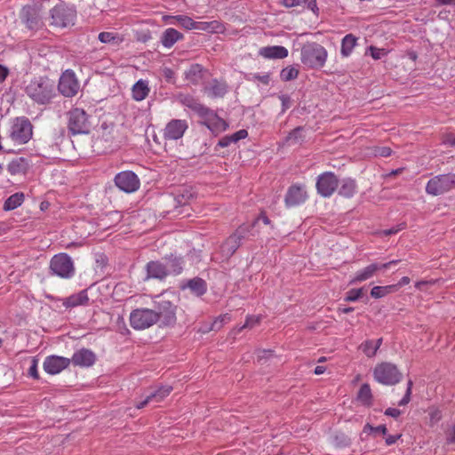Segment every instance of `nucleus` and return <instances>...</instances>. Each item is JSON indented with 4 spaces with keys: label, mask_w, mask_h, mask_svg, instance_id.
<instances>
[{
    "label": "nucleus",
    "mask_w": 455,
    "mask_h": 455,
    "mask_svg": "<svg viewBox=\"0 0 455 455\" xmlns=\"http://www.w3.org/2000/svg\"><path fill=\"white\" fill-rule=\"evenodd\" d=\"M27 95L38 104H46L55 95V84L47 76L33 78L25 88Z\"/></svg>",
    "instance_id": "f257e3e1"
},
{
    "label": "nucleus",
    "mask_w": 455,
    "mask_h": 455,
    "mask_svg": "<svg viewBox=\"0 0 455 455\" xmlns=\"http://www.w3.org/2000/svg\"><path fill=\"white\" fill-rule=\"evenodd\" d=\"M328 53L326 49L315 42L303 44L300 52L301 62L309 68H321L325 65Z\"/></svg>",
    "instance_id": "f03ea898"
},
{
    "label": "nucleus",
    "mask_w": 455,
    "mask_h": 455,
    "mask_svg": "<svg viewBox=\"0 0 455 455\" xmlns=\"http://www.w3.org/2000/svg\"><path fill=\"white\" fill-rule=\"evenodd\" d=\"M181 271V260L176 257L164 259V261H150L147 264L149 278L163 280L169 275H179Z\"/></svg>",
    "instance_id": "7ed1b4c3"
},
{
    "label": "nucleus",
    "mask_w": 455,
    "mask_h": 455,
    "mask_svg": "<svg viewBox=\"0 0 455 455\" xmlns=\"http://www.w3.org/2000/svg\"><path fill=\"white\" fill-rule=\"evenodd\" d=\"M51 25L66 28L73 25L76 17V12L73 6L60 3L50 11Z\"/></svg>",
    "instance_id": "20e7f679"
},
{
    "label": "nucleus",
    "mask_w": 455,
    "mask_h": 455,
    "mask_svg": "<svg viewBox=\"0 0 455 455\" xmlns=\"http://www.w3.org/2000/svg\"><path fill=\"white\" fill-rule=\"evenodd\" d=\"M190 108L203 118V124L212 132L219 133L226 130V122L208 108L200 103L193 102V104L190 105Z\"/></svg>",
    "instance_id": "39448f33"
},
{
    "label": "nucleus",
    "mask_w": 455,
    "mask_h": 455,
    "mask_svg": "<svg viewBox=\"0 0 455 455\" xmlns=\"http://www.w3.org/2000/svg\"><path fill=\"white\" fill-rule=\"evenodd\" d=\"M50 270L54 275L69 279L75 275L74 262L67 253H59L52 258Z\"/></svg>",
    "instance_id": "423d86ee"
},
{
    "label": "nucleus",
    "mask_w": 455,
    "mask_h": 455,
    "mask_svg": "<svg viewBox=\"0 0 455 455\" xmlns=\"http://www.w3.org/2000/svg\"><path fill=\"white\" fill-rule=\"evenodd\" d=\"M455 188V173L436 175L430 179L426 186L428 195L436 196Z\"/></svg>",
    "instance_id": "0eeeda50"
},
{
    "label": "nucleus",
    "mask_w": 455,
    "mask_h": 455,
    "mask_svg": "<svg viewBox=\"0 0 455 455\" xmlns=\"http://www.w3.org/2000/svg\"><path fill=\"white\" fill-rule=\"evenodd\" d=\"M9 132L12 140L28 142L33 136V126L27 117H16L11 123Z\"/></svg>",
    "instance_id": "6e6552de"
},
{
    "label": "nucleus",
    "mask_w": 455,
    "mask_h": 455,
    "mask_svg": "<svg viewBox=\"0 0 455 455\" xmlns=\"http://www.w3.org/2000/svg\"><path fill=\"white\" fill-rule=\"evenodd\" d=\"M373 377L380 384L395 385L400 381L402 374L395 364L381 363L375 366Z\"/></svg>",
    "instance_id": "1a4fd4ad"
},
{
    "label": "nucleus",
    "mask_w": 455,
    "mask_h": 455,
    "mask_svg": "<svg viewBox=\"0 0 455 455\" xmlns=\"http://www.w3.org/2000/svg\"><path fill=\"white\" fill-rule=\"evenodd\" d=\"M68 129L72 134H86L91 129V122L85 111L76 108L69 111Z\"/></svg>",
    "instance_id": "9d476101"
},
{
    "label": "nucleus",
    "mask_w": 455,
    "mask_h": 455,
    "mask_svg": "<svg viewBox=\"0 0 455 455\" xmlns=\"http://www.w3.org/2000/svg\"><path fill=\"white\" fill-rule=\"evenodd\" d=\"M157 300H155V314L157 316V322L161 321L162 324L166 326L173 325L177 320V307L164 298L157 297Z\"/></svg>",
    "instance_id": "9b49d317"
},
{
    "label": "nucleus",
    "mask_w": 455,
    "mask_h": 455,
    "mask_svg": "<svg viewBox=\"0 0 455 455\" xmlns=\"http://www.w3.org/2000/svg\"><path fill=\"white\" fill-rule=\"evenodd\" d=\"M131 325L136 330H144L157 323L154 309L137 308L130 314Z\"/></svg>",
    "instance_id": "f8f14e48"
},
{
    "label": "nucleus",
    "mask_w": 455,
    "mask_h": 455,
    "mask_svg": "<svg viewBox=\"0 0 455 455\" xmlns=\"http://www.w3.org/2000/svg\"><path fill=\"white\" fill-rule=\"evenodd\" d=\"M79 87V82L74 71L67 69L62 73L59 80L58 89L63 96H75L78 92Z\"/></svg>",
    "instance_id": "ddd939ff"
},
{
    "label": "nucleus",
    "mask_w": 455,
    "mask_h": 455,
    "mask_svg": "<svg viewBox=\"0 0 455 455\" xmlns=\"http://www.w3.org/2000/svg\"><path fill=\"white\" fill-rule=\"evenodd\" d=\"M339 185V180L333 172H326L318 176L316 189L318 194L323 197H330L333 195Z\"/></svg>",
    "instance_id": "4468645a"
},
{
    "label": "nucleus",
    "mask_w": 455,
    "mask_h": 455,
    "mask_svg": "<svg viewBox=\"0 0 455 455\" xmlns=\"http://www.w3.org/2000/svg\"><path fill=\"white\" fill-rule=\"evenodd\" d=\"M399 261H400L399 259H394V260H391V261L384 263V264H377V263L370 264L367 267H365L364 268L358 270L354 275L352 279L350 280V283L353 284V283H357L366 281V280L371 278L376 274V272L378 270L387 269L393 265L398 264Z\"/></svg>",
    "instance_id": "2eb2a0df"
},
{
    "label": "nucleus",
    "mask_w": 455,
    "mask_h": 455,
    "mask_svg": "<svg viewBox=\"0 0 455 455\" xmlns=\"http://www.w3.org/2000/svg\"><path fill=\"white\" fill-rule=\"evenodd\" d=\"M140 185L138 176L132 172H123L116 175V186L126 193H132Z\"/></svg>",
    "instance_id": "dca6fc26"
},
{
    "label": "nucleus",
    "mask_w": 455,
    "mask_h": 455,
    "mask_svg": "<svg viewBox=\"0 0 455 455\" xmlns=\"http://www.w3.org/2000/svg\"><path fill=\"white\" fill-rule=\"evenodd\" d=\"M307 199L304 185H291L285 195L284 204L286 207H294L304 204Z\"/></svg>",
    "instance_id": "f3484780"
},
{
    "label": "nucleus",
    "mask_w": 455,
    "mask_h": 455,
    "mask_svg": "<svg viewBox=\"0 0 455 455\" xmlns=\"http://www.w3.org/2000/svg\"><path fill=\"white\" fill-rule=\"evenodd\" d=\"M70 364V359L59 355L47 356L44 362V370L52 375L62 371Z\"/></svg>",
    "instance_id": "a211bd4d"
},
{
    "label": "nucleus",
    "mask_w": 455,
    "mask_h": 455,
    "mask_svg": "<svg viewBox=\"0 0 455 455\" xmlns=\"http://www.w3.org/2000/svg\"><path fill=\"white\" fill-rule=\"evenodd\" d=\"M187 129L188 124L185 120L173 119L167 124L164 129V138L170 140H177L183 136Z\"/></svg>",
    "instance_id": "6ab92c4d"
},
{
    "label": "nucleus",
    "mask_w": 455,
    "mask_h": 455,
    "mask_svg": "<svg viewBox=\"0 0 455 455\" xmlns=\"http://www.w3.org/2000/svg\"><path fill=\"white\" fill-rule=\"evenodd\" d=\"M95 360L96 355L92 350L81 348L73 354L70 363L79 367H90L95 363Z\"/></svg>",
    "instance_id": "aec40b11"
},
{
    "label": "nucleus",
    "mask_w": 455,
    "mask_h": 455,
    "mask_svg": "<svg viewBox=\"0 0 455 455\" xmlns=\"http://www.w3.org/2000/svg\"><path fill=\"white\" fill-rule=\"evenodd\" d=\"M247 228L240 227L236 231L231 235L222 246L223 251L227 254L232 255L240 246L242 239L244 237Z\"/></svg>",
    "instance_id": "412c9836"
},
{
    "label": "nucleus",
    "mask_w": 455,
    "mask_h": 455,
    "mask_svg": "<svg viewBox=\"0 0 455 455\" xmlns=\"http://www.w3.org/2000/svg\"><path fill=\"white\" fill-rule=\"evenodd\" d=\"M172 387L171 386L162 387L159 389H157L156 392L149 394L145 398V400L138 403L136 404V408L142 409L151 402L158 403V402L162 401L164 397L169 395L170 393L172 392Z\"/></svg>",
    "instance_id": "4be33fe9"
},
{
    "label": "nucleus",
    "mask_w": 455,
    "mask_h": 455,
    "mask_svg": "<svg viewBox=\"0 0 455 455\" xmlns=\"http://www.w3.org/2000/svg\"><path fill=\"white\" fill-rule=\"evenodd\" d=\"M259 54L265 59H284L288 56V50L283 46H266L259 51Z\"/></svg>",
    "instance_id": "5701e85b"
},
{
    "label": "nucleus",
    "mask_w": 455,
    "mask_h": 455,
    "mask_svg": "<svg viewBox=\"0 0 455 455\" xmlns=\"http://www.w3.org/2000/svg\"><path fill=\"white\" fill-rule=\"evenodd\" d=\"M88 300L89 298L85 290L72 294L68 298L61 299L62 305L67 308L86 305Z\"/></svg>",
    "instance_id": "b1692460"
},
{
    "label": "nucleus",
    "mask_w": 455,
    "mask_h": 455,
    "mask_svg": "<svg viewBox=\"0 0 455 455\" xmlns=\"http://www.w3.org/2000/svg\"><path fill=\"white\" fill-rule=\"evenodd\" d=\"M184 36L177 29L169 28L161 36V43L165 48H172L177 42L183 40Z\"/></svg>",
    "instance_id": "393cba45"
},
{
    "label": "nucleus",
    "mask_w": 455,
    "mask_h": 455,
    "mask_svg": "<svg viewBox=\"0 0 455 455\" xmlns=\"http://www.w3.org/2000/svg\"><path fill=\"white\" fill-rule=\"evenodd\" d=\"M149 87L148 84V82L144 80H139L132 89V98L137 100L140 101L146 99L149 93Z\"/></svg>",
    "instance_id": "a878e982"
},
{
    "label": "nucleus",
    "mask_w": 455,
    "mask_h": 455,
    "mask_svg": "<svg viewBox=\"0 0 455 455\" xmlns=\"http://www.w3.org/2000/svg\"><path fill=\"white\" fill-rule=\"evenodd\" d=\"M205 92L211 97H223L227 92V84L225 82L213 80L205 87Z\"/></svg>",
    "instance_id": "bb28decb"
},
{
    "label": "nucleus",
    "mask_w": 455,
    "mask_h": 455,
    "mask_svg": "<svg viewBox=\"0 0 455 455\" xmlns=\"http://www.w3.org/2000/svg\"><path fill=\"white\" fill-rule=\"evenodd\" d=\"M357 400L364 406L371 407L373 403V395L369 384H363L357 393Z\"/></svg>",
    "instance_id": "cd10ccee"
},
{
    "label": "nucleus",
    "mask_w": 455,
    "mask_h": 455,
    "mask_svg": "<svg viewBox=\"0 0 455 455\" xmlns=\"http://www.w3.org/2000/svg\"><path fill=\"white\" fill-rule=\"evenodd\" d=\"M357 38L352 35L347 34L345 36L341 41V49L340 53L343 57H348L352 52L355 46L356 45Z\"/></svg>",
    "instance_id": "c85d7f7f"
},
{
    "label": "nucleus",
    "mask_w": 455,
    "mask_h": 455,
    "mask_svg": "<svg viewBox=\"0 0 455 455\" xmlns=\"http://www.w3.org/2000/svg\"><path fill=\"white\" fill-rule=\"evenodd\" d=\"M196 29L207 31L211 33H222L224 31V26L221 22L218 20L212 21H204V22H197L196 25Z\"/></svg>",
    "instance_id": "c756f323"
},
{
    "label": "nucleus",
    "mask_w": 455,
    "mask_h": 455,
    "mask_svg": "<svg viewBox=\"0 0 455 455\" xmlns=\"http://www.w3.org/2000/svg\"><path fill=\"white\" fill-rule=\"evenodd\" d=\"M356 183L352 179L343 180L339 190V194L344 197L350 198L356 193Z\"/></svg>",
    "instance_id": "7c9ffc66"
},
{
    "label": "nucleus",
    "mask_w": 455,
    "mask_h": 455,
    "mask_svg": "<svg viewBox=\"0 0 455 455\" xmlns=\"http://www.w3.org/2000/svg\"><path fill=\"white\" fill-rule=\"evenodd\" d=\"M187 286L196 296H201L204 294L207 290L205 281H204L201 278H194L192 280H189Z\"/></svg>",
    "instance_id": "2f4dec72"
},
{
    "label": "nucleus",
    "mask_w": 455,
    "mask_h": 455,
    "mask_svg": "<svg viewBox=\"0 0 455 455\" xmlns=\"http://www.w3.org/2000/svg\"><path fill=\"white\" fill-rule=\"evenodd\" d=\"M24 201V195L23 193H15L9 196L4 204V210L5 211H12L21 205V204Z\"/></svg>",
    "instance_id": "473e14b6"
},
{
    "label": "nucleus",
    "mask_w": 455,
    "mask_h": 455,
    "mask_svg": "<svg viewBox=\"0 0 455 455\" xmlns=\"http://www.w3.org/2000/svg\"><path fill=\"white\" fill-rule=\"evenodd\" d=\"M395 291H397V285L374 286L371 291V295L375 299H380Z\"/></svg>",
    "instance_id": "72a5a7b5"
},
{
    "label": "nucleus",
    "mask_w": 455,
    "mask_h": 455,
    "mask_svg": "<svg viewBox=\"0 0 455 455\" xmlns=\"http://www.w3.org/2000/svg\"><path fill=\"white\" fill-rule=\"evenodd\" d=\"M260 322V317L257 315H248L246 317L245 323L243 325L240 327H235L231 331V334L234 336L240 333L243 329L246 328H253L254 326L258 325Z\"/></svg>",
    "instance_id": "f704fd0d"
},
{
    "label": "nucleus",
    "mask_w": 455,
    "mask_h": 455,
    "mask_svg": "<svg viewBox=\"0 0 455 455\" xmlns=\"http://www.w3.org/2000/svg\"><path fill=\"white\" fill-rule=\"evenodd\" d=\"M298 76L299 70L293 67H286L280 74L281 79L285 82L296 79Z\"/></svg>",
    "instance_id": "c9c22d12"
},
{
    "label": "nucleus",
    "mask_w": 455,
    "mask_h": 455,
    "mask_svg": "<svg viewBox=\"0 0 455 455\" xmlns=\"http://www.w3.org/2000/svg\"><path fill=\"white\" fill-rule=\"evenodd\" d=\"M202 67L199 64H196L191 66V68L187 71L186 76L188 80L193 83H197L198 78L201 77Z\"/></svg>",
    "instance_id": "e433bc0d"
},
{
    "label": "nucleus",
    "mask_w": 455,
    "mask_h": 455,
    "mask_svg": "<svg viewBox=\"0 0 455 455\" xmlns=\"http://www.w3.org/2000/svg\"><path fill=\"white\" fill-rule=\"evenodd\" d=\"M231 321V315L228 313L219 315L212 323L211 330L218 331L222 328L225 323Z\"/></svg>",
    "instance_id": "4c0bfd02"
},
{
    "label": "nucleus",
    "mask_w": 455,
    "mask_h": 455,
    "mask_svg": "<svg viewBox=\"0 0 455 455\" xmlns=\"http://www.w3.org/2000/svg\"><path fill=\"white\" fill-rule=\"evenodd\" d=\"M178 24L184 29L192 30L196 29V21L187 15H180L178 17Z\"/></svg>",
    "instance_id": "58836bf2"
},
{
    "label": "nucleus",
    "mask_w": 455,
    "mask_h": 455,
    "mask_svg": "<svg viewBox=\"0 0 455 455\" xmlns=\"http://www.w3.org/2000/svg\"><path fill=\"white\" fill-rule=\"evenodd\" d=\"M359 348L368 357H373L377 354L376 349L374 348V341L371 340V339H368V340H365L364 342H363L360 345Z\"/></svg>",
    "instance_id": "ea45409f"
},
{
    "label": "nucleus",
    "mask_w": 455,
    "mask_h": 455,
    "mask_svg": "<svg viewBox=\"0 0 455 455\" xmlns=\"http://www.w3.org/2000/svg\"><path fill=\"white\" fill-rule=\"evenodd\" d=\"M305 128L304 127H297L291 132L289 133L287 137L288 141H296L298 140L305 139Z\"/></svg>",
    "instance_id": "a19ab883"
},
{
    "label": "nucleus",
    "mask_w": 455,
    "mask_h": 455,
    "mask_svg": "<svg viewBox=\"0 0 455 455\" xmlns=\"http://www.w3.org/2000/svg\"><path fill=\"white\" fill-rule=\"evenodd\" d=\"M363 289H351L347 292L345 300L348 302H354L356 301L358 299H360L363 296Z\"/></svg>",
    "instance_id": "79ce46f5"
},
{
    "label": "nucleus",
    "mask_w": 455,
    "mask_h": 455,
    "mask_svg": "<svg viewBox=\"0 0 455 455\" xmlns=\"http://www.w3.org/2000/svg\"><path fill=\"white\" fill-rule=\"evenodd\" d=\"M248 136L246 130L242 129L233 133L230 137H226L224 142H237L240 140H243Z\"/></svg>",
    "instance_id": "37998d69"
},
{
    "label": "nucleus",
    "mask_w": 455,
    "mask_h": 455,
    "mask_svg": "<svg viewBox=\"0 0 455 455\" xmlns=\"http://www.w3.org/2000/svg\"><path fill=\"white\" fill-rule=\"evenodd\" d=\"M363 432L364 433H370V432H375V433H380L383 435H387V428L386 425H379L378 427H373L371 424L367 423L363 427Z\"/></svg>",
    "instance_id": "c03bdc74"
},
{
    "label": "nucleus",
    "mask_w": 455,
    "mask_h": 455,
    "mask_svg": "<svg viewBox=\"0 0 455 455\" xmlns=\"http://www.w3.org/2000/svg\"><path fill=\"white\" fill-rule=\"evenodd\" d=\"M369 51L371 52V56L374 60H379L383 56H386L388 53V52L386 49H384V48H378V47H375V46H372V45H371L369 47Z\"/></svg>",
    "instance_id": "a18cd8bd"
},
{
    "label": "nucleus",
    "mask_w": 455,
    "mask_h": 455,
    "mask_svg": "<svg viewBox=\"0 0 455 455\" xmlns=\"http://www.w3.org/2000/svg\"><path fill=\"white\" fill-rule=\"evenodd\" d=\"M373 153L376 156L387 157L392 154V149L389 147H379L375 146L373 148Z\"/></svg>",
    "instance_id": "49530a36"
},
{
    "label": "nucleus",
    "mask_w": 455,
    "mask_h": 455,
    "mask_svg": "<svg viewBox=\"0 0 455 455\" xmlns=\"http://www.w3.org/2000/svg\"><path fill=\"white\" fill-rule=\"evenodd\" d=\"M251 81H253V82H259V83H261L262 84H265V85H267L270 82V76L269 74H251V78H250Z\"/></svg>",
    "instance_id": "de8ad7c7"
},
{
    "label": "nucleus",
    "mask_w": 455,
    "mask_h": 455,
    "mask_svg": "<svg viewBox=\"0 0 455 455\" xmlns=\"http://www.w3.org/2000/svg\"><path fill=\"white\" fill-rule=\"evenodd\" d=\"M411 387H412V382L410 380L408 382V387H407V390H406L404 396L398 403L399 406H404L410 403L411 395Z\"/></svg>",
    "instance_id": "09e8293b"
},
{
    "label": "nucleus",
    "mask_w": 455,
    "mask_h": 455,
    "mask_svg": "<svg viewBox=\"0 0 455 455\" xmlns=\"http://www.w3.org/2000/svg\"><path fill=\"white\" fill-rule=\"evenodd\" d=\"M437 281L438 280H434V279L429 280V281L421 280L415 283V287L417 289H419V291H427V286L435 284L437 283Z\"/></svg>",
    "instance_id": "8fccbe9b"
},
{
    "label": "nucleus",
    "mask_w": 455,
    "mask_h": 455,
    "mask_svg": "<svg viewBox=\"0 0 455 455\" xmlns=\"http://www.w3.org/2000/svg\"><path fill=\"white\" fill-rule=\"evenodd\" d=\"M37 364L38 361L36 358H33L31 360V365L28 369V375L32 377L33 379H38V371H37Z\"/></svg>",
    "instance_id": "3c124183"
},
{
    "label": "nucleus",
    "mask_w": 455,
    "mask_h": 455,
    "mask_svg": "<svg viewBox=\"0 0 455 455\" xmlns=\"http://www.w3.org/2000/svg\"><path fill=\"white\" fill-rule=\"evenodd\" d=\"M98 38L103 44L114 42V35L110 32H101L99 34Z\"/></svg>",
    "instance_id": "603ef678"
},
{
    "label": "nucleus",
    "mask_w": 455,
    "mask_h": 455,
    "mask_svg": "<svg viewBox=\"0 0 455 455\" xmlns=\"http://www.w3.org/2000/svg\"><path fill=\"white\" fill-rule=\"evenodd\" d=\"M305 0H282L281 4L286 8L304 5Z\"/></svg>",
    "instance_id": "864d4df0"
},
{
    "label": "nucleus",
    "mask_w": 455,
    "mask_h": 455,
    "mask_svg": "<svg viewBox=\"0 0 455 455\" xmlns=\"http://www.w3.org/2000/svg\"><path fill=\"white\" fill-rule=\"evenodd\" d=\"M446 443L448 444L455 443V424L452 425L446 432Z\"/></svg>",
    "instance_id": "5fc2aeb1"
},
{
    "label": "nucleus",
    "mask_w": 455,
    "mask_h": 455,
    "mask_svg": "<svg viewBox=\"0 0 455 455\" xmlns=\"http://www.w3.org/2000/svg\"><path fill=\"white\" fill-rule=\"evenodd\" d=\"M430 421L434 424L442 419L441 411L438 409H431L429 411Z\"/></svg>",
    "instance_id": "6e6d98bb"
},
{
    "label": "nucleus",
    "mask_w": 455,
    "mask_h": 455,
    "mask_svg": "<svg viewBox=\"0 0 455 455\" xmlns=\"http://www.w3.org/2000/svg\"><path fill=\"white\" fill-rule=\"evenodd\" d=\"M384 414L394 419H397L402 414V411L396 408H387Z\"/></svg>",
    "instance_id": "4d7b16f0"
},
{
    "label": "nucleus",
    "mask_w": 455,
    "mask_h": 455,
    "mask_svg": "<svg viewBox=\"0 0 455 455\" xmlns=\"http://www.w3.org/2000/svg\"><path fill=\"white\" fill-rule=\"evenodd\" d=\"M180 196L182 199H180L179 202L181 204H187L193 198L192 192L188 188H184V192Z\"/></svg>",
    "instance_id": "13d9d810"
},
{
    "label": "nucleus",
    "mask_w": 455,
    "mask_h": 455,
    "mask_svg": "<svg viewBox=\"0 0 455 455\" xmlns=\"http://www.w3.org/2000/svg\"><path fill=\"white\" fill-rule=\"evenodd\" d=\"M178 17L180 15H164L162 20L165 24H175L178 23Z\"/></svg>",
    "instance_id": "bf43d9fd"
},
{
    "label": "nucleus",
    "mask_w": 455,
    "mask_h": 455,
    "mask_svg": "<svg viewBox=\"0 0 455 455\" xmlns=\"http://www.w3.org/2000/svg\"><path fill=\"white\" fill-rule=\"evenodd\" d=\"M401 436H402V435H387V436L386 437V439H385L386 444H387V446H390V445L394 444L395 443H396V441H397L398 439H400V438H401Z\"/></svg>",
    "instance_id": "052dcab7"
},
{
    "label": "nucleus",
    "mask_w": 455,
    "mask_h": 455,
    "mask_svg": "<svg viewBox=\"0 0 455 455\" xmlns=\"http://www.w3.org/2000/svg\"><path fill=\"white\" fill-rule=\"evenodd\" d=\"M304 5H307V7L314 12L318 10L315 0H305Z\"/></svg>",
    "instance_id": "680f3d73"
},
{
    "label": "nucleus",
    "mask_w": 455,
    "mask_h": 455,
    "mask_svg": "<svg viewBox=\"0 0 455 455\" xmlns=\"http://www.w3.org/2000/svg\"><path fill=\"white\" fill-rule=\"evenodd\" d=\"M9 71L7 68L0 65V83L4 82L7 77Z\"/></svg>",
    "instance_id": "e2e57ef3"
},
{
    "label": "nucleus",
    "mask_w": 455,
    "mask_h": 455,
    "mask_svg": "<svg viewBox=\"0 0 455 455\" xmlns=\"http://www.w3.org/2000/svg\"><path fill=\"white\" fill-rule=\"evenodd\" d=\"M410 282H411L410 277H408V276H403V277H402V278L400 279V281L395 284V285H397V290H398L400 287L403 286V285L409 284V283H410Z\"/></svg>",
    "instance_id": "0e129e2a"
},
{
    "label": "nucleus",
    "mask_w": 455,
    "mask_h": 455,
    "mask_svg": "<svg viewBox=\"0 0 455 455\" xmlns=\"http://www.w3.org/2000/svg\"><path fill=\"white\" fill-rule=\"evenodd\" d=\"M193 102L198 103L196 100H195L193 98H191L189 96H186L182 99V103L184 105L188 106L189 108H190V105L193 104Z\"/></svg>",
    "instance_id": "69168bd1"
},
{
    "label": "nucleus",
    "mask_w": 455,
    "mask_h": 455,
    "mask_svg": "<svg viewBox=\"0 0 455 455\" xmlns=\"http://www.w3.org/2000/svg\"><path fill=\"white\" fill-rule=\"evenodd\" d=\"M436 2L441 5H455V0H436Z\"/></svg>",
    "instance_id": "338daca9"
},
{
    "label": "nucleus",
    "mask_w": 455,
    "mask_h": 455,
    "mask_svg": "<svg viewBox=\"0 0 455 455\" xmlns=\"http://www.w3.org/2000/svg\"><path fill=\"white\" fill-rule=\"evenodd\" d=\"M258 220H262V222L265 225H269L270 224V220L268 219V217L265 213H261Z\"/></svg>",
    "instance_id": "774afa93"
}]
</instances>
